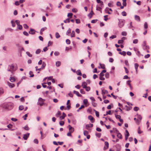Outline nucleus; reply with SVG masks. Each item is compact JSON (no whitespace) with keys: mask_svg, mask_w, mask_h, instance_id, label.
Here are the masks:
<instances>
[{"mask_svg":"<svg viewBox=\"0 0 151 151\" xmlns=\"http://www.w3.org/2000/svg\"><path fill=\"white\" fill-rule=\"evenodd\" d=\"M13 107V105L11 103H5L3 105V108L4 109L10 110Z\"/></svg>","mask_w":151,"mask_h":151,"instance_id":"obj_1","label":"nucleus"},{"mask_svg":"<svg viewBox=\"0 0 151 151\" xmlns=\"http://www.w3.org/2000/svg\"><path fill=\"white\" fill-rule=\"evenodd\" d=\"M9 80L12 82H14L15 81V79L14 77H11L10 78Z\"/></svg>","mask_w":151,"mask_h":151,"instance_id":"obj_20","label":"nucleus"},{"mask_svg":"<svg viewBox=\"0 0 151 151\" xmlns=\"http://www.w3.org/2000/svg\"><path fill=\"white\" fill-rule=\"evenodd\" d=\"M93 125L92 124H87L86 125V127L87 128L92 127H93Z\"/></svg>","mask_w":151,"mask_h":151,"instance_id":"obj_36","label":"nucleus"},{"mask_svg":"<svg viewBox=\"0 0 151 151\" xmlns=\"http://www.w3.org/2000/svg\"><path fill=\"white\" fill-rule=\"evenodd\" d=\"M8 85L9 86V87L11 88H13L14 87L15 85L14 84L11 83L9 82H8L7 83Z\"/></svg>","mask_w":151,"mask_h":151,"instance_id":"obj_6","label":"nucleus"},{"mask_svg":"<svg viewBox=\"0 0 151 151\" xmlns=\"http://www.w3.org/2000/svg\"><path fill=\"white\" fill-rule=\"evenodd\" d=\"M88 132L87 131H84L83 132V134L85 136H86L88 135Z\"/></svg>","mask_w":151,"mask_h":151,"instance_id":"obj_62","label":"nucleus"},{"mask_svg":"<svg viewBox=\"0 0 151 151\" xmlns=\"http://www.w3.org/2000/svg\"><path fill=\"white\" fill-rule=\"evenodd\" d=\"M71 29L70 28H69L68 30L67 31L66 34L67 35H69V34L71 33Z\"/></svg>","mask_w":151,"mask_h":151,"instance_id":"obj_27","label":"nucleus"},{"mask_svg":"<svg viewBox=\"0 0 151 151\" xmlns=\"http://www.w3.org/2000/svg\"><path fill=\"white\" fill-rule=\"evenodd\" d=\"M134 66H135V69L136 70V73H137V69H138V68L139 66V65L137 63H135L134 64Z\"/></svg>","mask_w":151,"mask_h":151,"instance_id":"obj_22","label":"nucleus"},{"mask_svg":"<svg viewBox=\"0 0 151 151\" xmlns=\"http://www.w3.org/2000/svg\"><path fill=\"white\" fill-rule=\"evenodd\" d=\"M29 133H27V134H24L23 136V138L24 140H27L28 138L29 137Z\"/></svg>","mask_w":151,"mask_h":151,"instance_id":"obj_10","label":"nucleus"},{"mask_svg":"<svg viewBox=\"0 0 151 151\" xmlns=\"http://www.w3.org/2000/svg\"><path fill=\"white\" fill-rule=\"evenodd\" d=\"M11 23L12 24V26L13 27H15V26L16 24L12 20L11 21Z\"/></svg>","mask_w":151,"mask_h":151,"instance_id":"obj_57","label":"nucleus"},{"mask_svg":"<svg viewBox=\"0 0 151 151\" xmlns=\"http://www.w3.org/2000/svg\"><path fill=\"white\" fill-rule=\"evenodd\" d=\"M122 4L124 6H126L127 5L126 0H122Z\"/></svg>","mask_w":151,"mask_h":151,"instance_id":"obj_33","label":"nucleus"},{"mask_svg":"<svg viewBox=\"0 0 151 151\" xmlns=\"http://www.w3.org/2000/svg\"><path fill=\"white\" fill-rule=\"evenodd\" d=\"M46 64L45 62H43L42 64V65L41 67V69H44L46 66Z\"/></svg>","mask_w":151,"mask_h":151,"instance_id":"obj_28","label":"nucleus"},{"mask_svg":"<svg viewBox=\"0 0 151 151\" xmlns=\"http://www.w3.org/2000/svg\"><path fill=\"white\" fill-rule=\"evenodd\" d=\"M69 127V130H70L71 129H73L72 130L71 132H69L67 134V135L68 136L71 137L72 136L71 133L73 132L74 131V129L70 125H68Z\"/></svg>","mask_w":151,"mask_h":151,"instance_id":"obj_5","label":"nucleus"},{"mask_svg":"<svg viewBox=\"0 0 151 151\" xmlns=\"http://www.w3.org/2000/svg\"><path fill=\"white\" fill-rule=\"evenodd\" d=\"M4 92V91L3 89L2 88H0V95L2 94Z\"/></svg>","mask_w":151,"mask_h":151,"instance_id":"obj_52","label":"nucleus"},{"mask_svg":"<svg viewBox=\"0 0 151 151\" xmlns=\"http://www.w3.org/2000/svg\"><path fill=\"white\" fill-rule=\"evenodd\" d=\"M104 6H101V7L100 6H97L96 8V10L97 11H100V10H101V9H102V8Z\"/></svg>","mask_w":151,"mask_h":151,"instance_id":"obj_23","label":"nucleus"},{"mask_svg":"<svg viewBox=\"0 0 151 151\" xmlns=\"http://www.w3.org/2000/svg\"><path fill=\"white\" fill-rule=\"evenodd\" d=\"M143 47L144 48H145L146 49H149V47L148 46H147L146 45V43L145 41H144L143 42Z\"/></svg>","mask_w":151,"mask_h":151,"instance_id":"obj_19","label":"nucleus"},{"mask_svg":"<svg viewBox=\"0 0 151 151\" xmlns=\"http://www.w3.org/2000/svg\"><path fill=\"white\" fill-rule=\"evenodd\" d=\"M109 8L108 7H106L105 9V13H107L109 14H111V13L109 11Z\"/></svg>","mask_w":151,"mask_h":151,"instance_id":"obj_14","label":"nucleus"},{"mask_svg":"<svg viewBox=\"0 0 151 151\" xmlns=\"http://www.w3.org/2000/svg\"><path fill=\"white\" fill-rule=\"evenodd\" d=\"M70 36L71 37H75V32L74 31H72V32L71 33Z\"/></svg>","mask_w":151,"mask_h":151,"instance_id":"obj_31","label":"nucleus"},{"mask_svg":"<svg viewBox=\"0 0 151 151\" xmlns=\"http://www.w3.org/2000/svg\"><path fill=\"white\" fill-rule=\"evenodd\" d=\"M55 37L56 38H58L60 37L59 34L58 32H56L55 33Z\"/></svg>","mask_w":151,"mask_h":151,"instance_id":"obj_41","label":"nucleus"},{"mask_svg":"<svg viewBox=\"0 0 151 151\" xmlns=\"http://www.w3.org/2000/svg\"><path fill=\"white\" fill-rule=\"evenodd\" d=\"M73 93L76 94L78 96V97H81L82 95L81 94H79L78 92L76 91H73Z\"/></svg>","mask_w":151,"mask_h":151,"instance_id":"obj_13","label":"nucleus"},{"mask_svg":"<svg viewBox=\"0 0 151 151\" xmlns=\"http://www.w3.org/2000/svg\"><path fill=\"white\" fill-rule=\"evenodd\" d=\"M124 20H119L118 23V26L119 28L122 27L124 24Z\"/></svg>","mask_w":151,"mask_h":151,"instance_id":"obj_4","label":"nucleus"},{"mask_svg":"<svg viewBox=\"0 0 151 151\" xmlns=\"http://www.w3.org/2000/svg\"><path fill=\"white\" fill-rule=\"evenodd\" d=\"M125 132H126V134H125V135H126L127 136H129V133L128 131V130H126Z\"/></svg>","mask_w":151,"mask_h":151,"instance_id":"obj_59","label":"nucleus"},{"mask_svg":"<svg viewBox=\"0 0 151 151\" xmlns=\"http://www.w3.org/2000/svg\"><path fill=\"white\" fill-rule=\"evenodd\" d=\"M61 115V112L60 111H58V113H57L55 115V116L57 117H58V115Z\"/></svg>","mask_w":151,"mask_h":151,"instance_id":"obj_43","label":"nucleus"},{"mask_svg":"<svg viewBox=\"0 0 151 151\" xmlns=\"http://www.w3.org/2000/svg\"><path fill=\"white\" fill-rule=\"evenodd\" d=\"M24 129L27 131L29 130V127L27 126H25L24 127Z\"/></svg>","mask_w":151,"mask_h":151,"instance_id":"obj_45","label":"nucleus"},{"mask_svg":"<svg viewBox=\"0 0 151 151\" xmlns=\"http://www.w3.org/2000/svg\"><path fill=\"white\" fill-rule=\"evenodd\" d=\"M70 22V19L69 18L66 19V20H64V22L65 23H69Z\"/></svg>","mask_w":151,"mask_h":151,"instance_id":"obj_47","label":"nucleus"},{"mask_svg":"<svg viewBox=\"0 0 151 151\" xmlns=\"http://www.w3.org/2000/svg\"><path fill=\"white\" fill-rule=\"evenodd\" d=\"M63 116H60V120H62L66 116V114L65 113L63 112Z\"/></svg>","mask_w":151,"mask_h":151,"instance_id":"obj_16","label":"nucleus"},{"mask_svg":"<svg viewBox=\"0 0 151 151\" xmlns=\"http://www.w3.org/2000/svg\"><path fill=\"white\" fill-rule=\"evenodd\" d=\"M117 133V137H118L120 139H122V135H121V134L119 132L118 133Z\"/></svg>","mask_w":151,"mask_h":151,"instance_id":"obj_25","label":"nucleus"},{"mask_svg":"<svg viewBox=\"0 0 151 151\" xmlns=\"http://www.w3.org/2000/svg\"><path fill=\"white\" fill-rule=\"evenodd\" d=\"M23 27H24L26 29H27L29 28L28 26L26 24H23Z\"/></svg>","mask_w":151,"mask_h":151,"instance_id":"obj_55","label":"nucleus"},{"mask_svg":"<svg viewBox=\"0 0 151 151\" xmlns=\"http://www.w3.org/2000/svg\"><path fill=\"white\" fill-rule=\"evenodd\" d=\"M24 109V106L22 105L20 106L19 107V110L21 111Z\"/></svg>","mask_w":151,"mask_h":151,"instance_id":"obj_46","label":"nucleus"},{"mask_svg":"<svg viewBox=\"0 0 151 151\" xmlns=\"http://www.w3.org/2000/svg\"><path fill=\"white\" fill-rule=\"evenodd\" d=\"M88 119L89 120H90L91 121V122L92 123H93L94 122V119L93 117H92V116L90 115L88 116Z\"/></svg>","mask_w":151,"mask_h":151,"instance_id":"obj_9","label":"nucleus"},{"mask_svg":"<svg viewBox=\"0 0 151 151\" xmlns=\"http://www.w3.org/2000/svg\"><path fill=\"white\" fill-rule=\"evenodd\" d=\"M105 76L106 78H109V73L108 72L106 73L105 75Z\"/></svg>","mask_w":151,"mask_h":151,"instance_id":"obj_40","label":"nucleus"},{"mask_svg":"<svg viewBox=\"0 0 151 151\" xmlns=\"http://www.w3.org/2000/svg\"><path fill=\"white\" fill-rule=\"evenodd\" d=\"M101 66V68L102 69H104L105 68V65L103 64H101V63H100L99 64Z\"/></svg>","mask_w":151,"mask_h":151,"instance_id":"obj_35","label":"nucleus"},{"mask_svg":"<svg viewBox=\"0 0 151 151\" xmlns=\"http://www.w3.org/2000/svg\"><path fill=\"white\" fill-rule=\"evenodd\" d=\"M122 14L124 16H126L127 15L126 13L125 12L123 11L122 12Z\"/></svg>","mask_w":151,"mask_h":151,"instance_id":"obj_58","label":"nucleus"},{"mask_svg":"<svg viewBox=\"0 0 151 151\" xmlns=\"http://www.w3.org/2000/svg\"><path fill=\"white\" fill-rule=\"evenodd\" d=\"M59 124L60 126H63L64 124V122L63 121H60L59 122Z\"/></svg>","mask_w":151,"mask_h":151,"instance_id":"obj_42","label":"nucleus"},{"mask_svg":"<svg viewBox=\"0 0 151 151\" xmlns=\"http://www.w3.org/2000/svg\"><path fill=\"white\" fill-rule=\"evenodd\" d=\"M138 40L137 39H136L133 41V43L134 44H137L138 43Z\"/></svg>","mask_w":151,"mask_h":151,"instance_id":"obj_63","label":"nucleus"},{"mask_svg":"<svg viewBox=\"0 0 151 151\" xmlns=\"http://www.w3.org/2000/svg\"><path fill=\"white\" fill-rule=\"evenodd\" d=\"M135 19L138 22H140V19L138 15H135L134 16Z\"/></svg>","mask_w":151,"mask_h":151,"instance_id":"obj_11","label":"nucleus"},{"mask_svg":"<svg viewBox=\"0 0 151 151\" xmlns=\"http://www.w3.org/2000/svg\"><path fill=\"white\" fill-rule=\"evenodd\" d=\"M61 64V62L60 61H58L56 62V65L57 67L60 66Z\"/></svg>","mask_w":151,"mask_h":151,"instance_id":"obj_29","label":"nucleus"},{"mask_svg":"<svg viewBox=\"0 0 151 151\" xmlns=\"http://www.w3.org/2000/svg\"><path fill=\"white\" fill-rule=\"evenodd\" d=\"M87 84L86 82H82V86L83 87V88H85L87 86Z\"/></svg>","mask_w":151,"mask_h":151,"instance_id":"obj_15","label":"nucleus"},{"mask_svg":"<svg viewBox=\"0 0 151 151\" xmlns=\"http://www.w3.org/2000/svg\"><path fill=\"white\" fill-rule=\"evenodd\" d=\"M45 101V99H43L40 97L38 99V102L37 103V104L38 105L42 106L45 104V103H44V102Z\"/></svg>","mask_w":151,"mask_h":151,"instance_id":"obj_2","label":"nucleus"},{"mask_svg":"<svg viewBox=\"0 0 151 151\" xmlns=\"http://www.w3.org/2000/svg\"><path fill=\"white\" fill-rule=\"evenodd\" d=\"M121 34L122 36H126L127 33L126 32L123 31L122 32Z\"/></svg>","mask_w":151,"mask_h":151,"instance_id":"obj_50","label":"nucleus"},{"mask_svg":"<svg viewBox=\"0 0 151 151\" xmlns=\"http://www.w3.org/2000/svg\"><path fill=\"white\" fill-rule=\"evenodd\" d=\"M148 28V25L147 22H145L144 24V28L145 29H147Z\"/></svg>","mask_w":151,"mask_h":151,"instance_id":"obj_30","label":"nucleus"},{"mask_svg":"<svg viewBox=\"0 0 151 151\" xmlns=\"http://www.w3.org/2000/svg\"><path fill=\"white\" fill-rule=\"evenodd\" d=\"M76 23L77 24H79L81 22L80 20L79 19H76Z\"/></svg>","mask_w":151,"mask_h":151,"instance_id":"obj_61","label":"nucleus"},{"mask_svg":"<svg viewBox=\"0 0 151 151\" xmlns=\"http://www.w3.org/2000/svg\"><path fill=\"white\" fill-rule=\"evenodd\" d=\"M29 74L30 75V77H32L34 76V75L33 74V72L31 71H30L29 72Z\"/></svg>","mask_w":151,"mask_h":151,"instance_id":"obj_32","label":"nucleus"},{"mask_svg":"<svg viewBox=\"0 0 151 151\" xmlns=\"http://www.w3.org/2000/svg\"><path fill=\"white\" fill-rule=\"evenodd\" d=\"M108 93V92L107 90L102 89V94L103 95L105 94Z\"/></svg>","mask_w":151,"mask_h":151,"instance_id":"obj_17","label":"nucleus"},{"mask_svg":"<svg viewBox=\"0 0 151 151\" xmlns=\"http://www.w3.org/2000/svg\"><path fill=\"white\" fill-rule=\"evenodd\" d=\"M84 107V106L83 105H82L81 106V107H80L77 110V111L79 112L80 109H81L83 108Z\"/></svg>","mask_w":151,"mask_h":151,"instance_id":"obj_53","label":"nucleus"},{"mask_svg":"<svg viewBox=\"0 0 151 151\" xmlns=\"http://www.w3.org/2000/svg\"><path fill=\"white\" fill-rule=\"evenodd\" d=\"M26 53L29 57H32V55L29 52H27Z\"/></svg>","mask_w":151,"mask_h":151,"instance_id":"obj_51","label":"nucleus"},{"mask_svg":"<svg viewBox=\"0 0 151 151\" xmlns=\"http://www.w3.org/2000/svg\"><path fill=\"white\" fill-rule=\"evenodd\" d=\"M116 151H120L121 149V146L119 145H117L116 146Z\"/></svg>","mask_w":151,"mask_h":151,"instance_id":"obj_12","label":"nucleus"},{"mask_svg":"<svg viewBox=\"0 0 151 151\" xmlns=\"http://www.w3.org/2000/svg\"><path fill=\"white\" fill-rule=\"evenodd\" d=\"M88 103V100L87 99H84L83 101V103L84 104L86 105Z\"/></svg>","mask_w":151,"mask_h":151,"instance_id":"obj_39","label":"nucleus"},{"mask_svg":"<svg viewBox=\"0 0 151 151\" xmlns=\"http://www.w3.org/2000/svg\"><path fill=\"white\" fill-rule=\"evenodd\" d=\"M85 88L86 89V91H89L91 89L90 87L89 86H86Z\"/></svg>","mask_w":151,"mask_h":151,"instance_id":"obj_48","label":"nucleus"},{"mask_svg":"<svg viewBox=\"0 0 151 151\" xmlns=\"http://www.w3.org/2000/svg\"><path fill=\"white\" fill-rule=\"evenodd\" d=\"M115 116L116 119H119L121 118V116L120 115H117L116 114H115Z\"/></svg>","mask_w":151,"mask_h":151,"instance_id":"obj_34","label":"nucleus"},{"mask_svg":"<svg viewBox=\"0 0 151 151\" xmlns=\"http://www.w3.org/2000/svg\"><path fill=\"white\" fill-rule=\"evenodd\" d=\"M17 28L19 30H21L22 29V27L21 25H17Z\"/></svg>","mask_w":151,"mask_h":151,"instance_id":"obj_44","label":"nucleus"},{"mask_svg":"<svg viewBox=\"0 0 151 151\" xmlns=\"http://www.w3.org/2000/svg\"><path fill=\"white\" fill-rule=\"evenodd\" d=\"M131 82V81L130 80H128V81L127 82V84L129 85L130 88H132V86L131 85V84L130 83Z\"/></svg>","mask_w":151,"mask_h":151,"instance_id":"obj_37","label":"nucleus"},{"mask_svg":"<svg viewBox=\"0 0 151 151\" xmlns=\"http://www.w3.org/2000/svg\"><path fill=\"white\" fill-rule=\"evenodd\" d=\"M92 110V109L91 107H89L87 110V112L89 113L90 114H91V111Z\"/></svg>","mask_w":151,"mask_h":151,"instance_id":"obj_24","label":"nucleus"},{"mask_svg":"<svg viewBox=\"0 0 151 151\" xmlns=\"http://www.w3.org/2000/svg\"><path fill=\"white\" fill-rule=\"evenodd\" d=\"M105 145L106 146V147L104 146V150H106L109 147V143L107 142H105Z\"/></svg>","mask_w":151,"mask_h":151,"instance_id":"obj_7","label":"nucleus"},{"mask_svg":"<svg viewBox=\"0 0 151 151\" xmlns=\"http://www.w3.org/2000/svg\"><path fill=\"white\" fill-rule=\"evenodd\" d=\"M66 42L67 44H70V40L68 39H67L66 40Z\"/></svg>","mask_w":151,"mask_h":151,"instance_id":"obj_54","label":"nucleus"},{"mask_svg":"<svg viewBox=\"0 0 151 151\" xmlns=\"http://www.w3.org/2000/svg\"><path fill=\"white\" fill-rule=\"evenodd\" d=\"M113 130L114 132L117 133L119 132V131L117 130L116 128H114L113 129Z\"/></svg>","mask_w":151,"mask_h":151,"instance_id":"obj_38","label":"nucleus"},{"mask_svg":"<svg viewBox=\"0 0 151 151\" xmlns=\"http://www.w3.org/2000/svg\"><path fill=\"white\" fill-rule=\"evenodd\" d=\"M23 34L24 35L26 36H28L29 35L28 33L27 32H26V31H24L23 32Z\"/></svg>","mask_w":151,"mask_h":151,"instance_id":"obj_64","label":"nucleus"},{"mask_svg":"<svg viewBox=\"0 0 151 151\" xmlns=\"http://www.w3.org/2000/svg\"><path fill=\"white\" fill-rule=\"evenodd\" d=\"M124 42V41L123 40H119L118 41V43L119 44H122Z\"/></svg>","mask_w":151,"mask_h":151,"instance_id":"obj_49","label":"nucleus"},{"mask_svg":"<svg viewBox=\"0 0 151 151\" xmlns=\"http://www.w3.org/2000/svg\"><path fill=\"white\" fill-rule=\"evenodd\" d=\"M40 52H41V50L40 49H38L36 50L35 53L36 54H38L39 53H40Z\"/></svg>","mask_w":151,"mask_h":151,"instance_id":"obj_60","label":"nucleus"},{"mask_svg":"<svg viewBox=\"0 0 151 151\" xmlns=\"http://www.w3.org/2000/svg\"><path fill=\"white\" fill-rule=\"evenodd\" d=\"M139 109V108L135 106L134 108V110L135 111H137Z\"/></svg>","mask_w":151,"mask_h":151,"instance_id":"obj_56","label":"nucleus"},{"mask_svg":"<svg viewBox=\"0 0 151 151\" xmlns=\"http://www.w3.org/2000/svg\"><path fill=\"white\" fill-rule=\"evenodd\" d=\"M35 31L34 29L32 28L30 29V31H29V34L32 35H34L35 34Z\"/></svg>","mask_w":151,"mask_h":151,"instance_id":"obj_8","label":"nucleus"},{"mask_svg":"<svg viewBox=\"0 0 151 151\" xmlns=\"http://www.w3.org/2000/svg\"><path fill=\"white\" fill-rule=\"evenodd\" d=\"M76 73L77 75L81 76L82 75V73L81 71L80 70H78L76 71Z\"/></svg>","mask_w":151,"mask_h":151,"instance_id":"obj_26","label":"nucleus"},{"mask_svg":"<svg viewBox=\"0 0 151 151\" xmlns=\"http://www.w3.org/2000/svg\"><path fill=\"white\" fill-rule=\"evenodd\" d=\"M96 2L98 4L100 3L101 4V5L102 6H103L104 5L103 2L102 1H101L100 0H96Z\"/></svg>","mask_w":151,"mask_h":151,"instance_id":"obj_18","label":"nucleus"},{"mask_svg":"<svg viewBox=\"0 0 151 151\" xmlns=\"http://www.w3.org/2000/svg\"><path fill=\"white\" fill-rule=\"evenodd\" d=\"M94 14V13L93 11L92 10L91 12L88 14V16L91 18L92 17V15Z\"/></svg>","mask_w":151,"mask_h":151,"instance_id":"obj_21","label":"nucleus"},{"mask_svg":"<svg viewBox=\"0 0 151 151\" xmlns=\"http://www.w3.org/2000/svg\"><path fill=\"white\" fill-rule=\"evenodd\" d=\"M14 66L13 64L10 65H8L7 71L12 73V71L14 70Z\"/></svg>","mask_w":151,"mask_h":151,"instance_id":"obj_3","label":"nucleus"}]
</instances>
